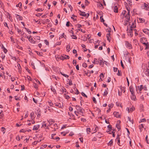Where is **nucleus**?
<instances>
[{
    "label": "nucleus",
    "instance_id": "f257e3e1",
    "mask_svg": "<svg viewBox=\"0 0 149 149\" xmlns=\"http://www.w3.org/2000/svg\"><path fill=\"white\" fill-rule=\"evenodd\" d=\"M76 109L77 111L80 113V114L82 115V114H83L84 112V109L78 105H76Z\"/></svg>",
    "mask_w": 149,
    "mask_h": 149
},
{
    "label": "nucleus",
    "instance_id": "f03ea898",
    "mask_svg": "<svg viewBox=\"0 0 149 149\" xmlns=\"http://www.w3.org/2000/svg\"><path fill=\"white\" fill-rule=\"evenodd\" d=\"M80 13L79 14L80 15L85 17H88L89 15L88 13H87L86 14L85 13V12H82L80 10L79 11Z\"/></svg>",
    "mask_w": 149,
    "mask_h": 149
},
{
    "label": "nucleus",
    "instance_id": "7ed1b4c3",
    "mask_svg": "<svg viewBox=\"0 0 149 149\" xmlns=\"http://www.w3.org/2000/svg\"><path fill=\"white\" fill-rule=\"evenodd\" d=\"M27 38L29 39V40L30 42L32 43L35 44L36 43V41L33 40L31 36H30L29 38L27 36Z\"/></svg>",
    "mask_w": 149,
    "mask_h": 149
},
{
    "label": "nucleus",
    "instance_id": "20e7f679",
    "mask_svg": "<svg viewBox=\"0 0 149 149\" xmlns=\"http://www.w3.org/2000/svg\"><path fill=\"white\" fill-rule=\"evenodd\" d=\"M69 58H70V57L68 56L65 55L64 56H61L60 57V58L61 59L63 60L64 59H68Z\"/></svg>",
    "mask_w": 149,
    "mask_h": 149
},
{
    "label": "nucleus",
    "instance_id": "39448f33",
    "mask_svg": "<svg viewBox=\"0 0 149 149\" xmlns=\"http://www.w3.org/2000/svg\"><path fill=\"white\" fill-rule=\"evenodd\" d=\"M131 98L132 100H133L134 101H136V96L135 95L134 93L133 94H131Z\"/></svg>",
    "mask_w": 149,
    "mask_h": 149
},
{
    "label": "nucleus",
    "instance_id": "423d86ee",
    "mask_svg": "<svg viewBox=\"0 0 149 149\" xmlns=\"http://www.w3.org/2000/svg\"><path fill=\"white\" fill-rule=\"evenodd\" d=\"M125 17L126 18V19L125 21H127V22H128L130 19V14L127 13L126 15L125 16Z\"/></svg>",
    "mask_w": 149,
    "mask_h": 149
},
{
    "label": "nucleus",
    "instance_id": "0eeeda50",
    "mask_svg": "<svg viewBox=\"0 0 149 149\" xmlns=\"http://www.w3.org/2000/svg\"><path fill=\"white\" fill-rule=\"evenodd\" d=\"M113 114L114 116L116 118H118L120 116V114L118 112H114L113 113Z\"/></svg>",
    "mask_w": 149,
    "mask_h": 149
},
{
    "label": "nucleus",
    "instance_id": "6e6552de",
    "mask_svg": "<svg viewBox=\"0 0 149 149\" xmlns=\"http://www.w3.org/2000/svg\"><path fill=\"white\" fill-rule=\"evenodd\" d=\"M140 41L141 42L143 43V42H145L147 41V39L146 38L143 37L141 38Z\"/></svg>",
    "mask_w": 149,
    "mask_h": 149
},
{
    "label": "nucleus",
    "instance_id": "1a4fd4ad",
    "mask_svg": "<svg viewBox=\"0 0 149 149\" xmlns=\"http://www.w3.org/2000/svg\"><path fill=\"white\" fill-rule=\"evenodd\" d=\"M126 45L128 48H129V49H131L132 48V47L131 45L128 42H126Z\"/></svg>",
    "mask_w": 149,
    "mask_h": 149
},
{
    "label": "nucleus",
    "instance_id": "9d476101",
    "mask_svg": "<svg viewBox=\"0 0 149 149\" xmlns=\"http://www.w3.org/2000/svg\"><path fill=\"white\" fill-rule=\"evenodd\" d=\"M40 125H36L34 126L33 130H37L39 128Z\"/></svg>",
    "mask_w": 149,
    "mask_h": 149
},
{
    "label": "nucleus",
    "instance_id": "9b49d317",
    "mask_svg": "<svg viewBox=\"0 0 149 149\" xmlns=\"http://www.w3.org/2000/svg\"><path fill=\"white\" fill-rule=\"evenodd\" d=\"M130 90L131 93V94L134 93V88L132 86H130Z\"/></svg>",
    "mask_w": 149,
    "mask_h": 149
},
{
    "label": "nucleus",
    "instance_id": "f8f14e48",
    "mask_svg": "<svg viewBox=\"0 0 149 149\" xmlns=\"http://www.w3.org/2000/svg\"><path fill=\"white\" fill-rule=\"evenodd\" d=\"M143 44L144 45L146 46V47L145 48V49H148L149 48V45L148 44V42L146 43L145 42H143Z\"/></svg>",
    "mask_w": 149,
    "mask_h": 149
},
{
    "label": "nucleus",
    "instance_id": "ddd939ff",
    "mask_svg": "<svg viewBox=\"0 0 149 149\" xmlns=\"http://www.w3.org/2000/svg\"><path fill=\"white\" fill-rule=\"evenodd\" d=\"M16 18L18 19H19V20H22V16H21L20 15L16 14Z\"/></svg>",
    "mask_w": 149,
    "mask_h": 149
},
{
    "label": "nucleus",
    "instance_id": "4468645a",
    "mask_svg": "<svg viewBox=\"0 0 149 149\" xmlns=\"http://www.w3.org/2000/svg\"><path fill=\"white\" fill-rule=\"evenodd\" d=\"M137 88L138 90L139 91V92L141 93V92H140L143 89V85H141L140 86H137Z\"/></svg>",
    "mask_w": 149,
    "mask_h": 149
},
{
    "label": "nucleus",
    "instance_id": "2eb2a0df",
    "mask_svg": "<svg viewBox=\"0 0 149 149\" xmlns=\"http://www.w3.org/2000/svg\"><path fill=\"white\" fill-rule=\"evenodd\" d=\"M121 92H123L124 93L125 92V87H121V86L120 87V90H119Z\"/></svg>",
    "mask_w": 149,
    "mask_h": 149
},
{
    "label": "nucleus",
    "instance_id": "dca6fc26",
    "mask_svg": "<svg viewBox=\"0 0 149 149\" xmlns=\"http://www.w3.org/2000/svg\"><path fill=\"white\" fill-rule=\"evenodd\" d=\"M113 11L116 13H117L118 12V8L117 6H114L113 9Z\"/></svg>",
    "mask_w": 149,
    "mask_h": 149
},
{
    "label": "nucleus",
    "instance_id": "f3484780",
    "mask_svg": "<svg viewBox=\"0 0 149 149\" xmlns=\"http://www.w3.org/2000/svg\"><path fill=\"white\" fill-rule=\"evenodd\" d=\"M139 21H140V22H139L140 23L144 22L145 21V20L144 19L141 18H139Z\"/></svg>",
    "mask_w": 149,
    "mask_h": 149
},
{
    "label": "nucleus",
    "instance_id": "a211bd4d",
    "mask_svg": "<svg viewBox=\"0 0 149 149\" xmlns=\"http://www.w3.org/2000/svg\"><path fill=\"white\" fill-rule=\"evenodd\" d=\"M93 63L98 64L99 63V62L97 61V59L95 58H94V61L93 62Z\"/></svg>",
    "mask_w": 149,
    "mask_h": 149
},
{
    "label": "nucleus",
    "instance_id": "6ab92c4d",
    "mask_svg": "<svg viewBox=\"0 0 149 149\" xmlns=\"http://www.w3.org/2000/svg\"><path fill=\"white\" fill-rule=\"evenodd\" d=\"M127 33H132V29L131 28H130V29H127Z\"/></svg>",
    "mask_w": 149,
    "mask_h": 149
},
{
    "label": "nucleus",
    "instance_id": "aec40b11",
    "mask_svg": "<svg viewBox=\"0 0 149 149\" xmlns=\"http://www.w3.org/2000/svg\"><path fill=\"white\" fill-rule=\"evenodd\" d=\"M70 46L69 45H67L66 47V49L67 51L69 52L70 51Z\"/></svg>",
    "mask_w": 149,
    "mask_h": 149
},
{
    "label": "nucleus",
    "instance_id": "412c9836",
    "mask_svg": "<svg viewBox=\"0 0 149 149\" xmlns=\"http://www.w3.org/2000/svg\"><path fill=\"white\" fill-rule=\"evenodd\" d=\"M30 116L31 117V119L32 120H33V118H34V113L33 112L31 113L30 114Z\"/></svg>",
    "mask_w": 149,
    "mask_h": 149
},
{
    "label": "nucleus",
    "instance_id": "4be33fe9",
    "mask_svg": "<svg viewBox=\"0 0 149 149\" xmlns=\"http://www.w3.org/2000/svg\"><path fill=\"white\" fill-rule=\"evenodd\" d=\"M53 127H54V130H56V129H57L58 128V127L57 126V125L56 123L54 125Z\"/></svg>",
    "mask_w": 149,
    "mask_h": 149
},
{
    "label": "nucleus",
    "instance_id": "5701e85b",
    "mask_svg": "<svg viewBox=\"0 0 149 149\" xmlns=\"http://www.w3.org/2000/svg\"><path fill=\"white\" fill-rule=\"evenodd\" d=\"M52 139L55 140H56L57 141H58V140H59L60 139V138L59 137H54L53 136H52Z\"/></svg>",
    "mask_w": 149,
    "mask_h": 149
},
{
    "label": "nucleus",
    "instance_id": "b1692460",
    "mask_svg": "<svg viewBox=\"0 0 149 149\" xmlns=\"http://www.w3.org/2000/svg\"><path fill=\"white\" fill-rule=\"evenodd\" d=\"M140 110L141 111H142L143 110V104H141L140 107Z\"/></svg>",
    "mask_w": 149,
    "mask_h": 149
},
{
    "label": "nucleus",
    "instance_id": "393cba45",
    "mask_svg": "<svg viewBox=\"0 0 149 149\" xmlns=\"http://www.w3.org/2000/svg\"><path fill=\"white\" fill-rule=\"evenodd\" d=\"M107 90H108V88H107V90H105V91L103 94V96H106L108 94Z\"/></svg>",
    "mask_w": 149,
    "mask_h": 149
},
{
    "label": "nucleus",
    "instance_id": "a878e982",
    "mask_svg": "<svg viewBox=\"0 0 149 149\" xmlns=\"http://www.w3.org/2000/svg\"><path fill=\"white\" fill-rule=\"evenodd\" d=\"M143 31L145 33H148V31H149V30L147 29H144L143 30Z\"/></svg>",
    "mask_w": 149,
    "mask_h": 149
},
{
    "label": "nucleus",
    "instance_id": "bb28decb",
    "mask_svg": "<svg viewBox=\"0 0 149 149\" xmlns=\"http://www.w3.org/2000/svg\"><path fill=\"white\" fill-rule=\"evenodd\" d=\"M55 106L58 107L59 108H61L62 107L60 103L55 104Z\"/></svg>",
    "mask_w": 149,
    "mask_h": 149
},
{
    "label": "nucleus",
    "instance_id": "cd10ccee",
    "mask_svg": "<svg viewBox=\"0 0 149 149\" xmlns=\"http://www.w3.org/2000/svg\"><path fill=\"white\" fill-rule=\"evenodd\" d=\"M4 116V114H3V113L2 111L0 113V119H2L3 117Z\"/></svg>",
    "mask_w": 149,
    "mask_h": 149
},
{
    "label": "nucleus",
    "instance_id": "c85d7f7f",
    "mask_svg": "<svg viewBox=\"0 0 149 149\" xmlns=\"http://www.w3.org/2000/svg\"><path fill=\"white\" fill-rule=\"evenodd\" d=\"M145 74H146V75L149 76V69H148L145 72Z\"/></svg>",
    "mask_w": 149,
    "mask_h": 149
},
{
    "label": "nucleus",
    "instance_id": "c756f323",
    "mask_svg": "<svg viewBox=\"0 0 149 149\" xmlns=\"http://www.w3.org/2000/svg\"><path fill=\"white\" fill-rule=\"evenodd\" d=\"M86 131L88 134H89L91 132V129L89 128H87L86 129Z\"/></svg>",
    "mask_w": 149,
    "mask_h": 149
},
{
    "label": "nucleus",
    "instance_id": "7c9ffc66",
    "mask_svg": "<svg viewBox=\"0 0 149 149\" xmlns=\"http://www.w3.org/2000/svg\"><path fill=\"white\" fill-rule=\"evenodd\" d=\"M128 121L129 122H131L132 123V124H133V120H131V118L130 117H128Z\"/></svg>",
    "mask_w": 149,
    "mask_h": 149
},
{
    "label": "nucleus",
    "instance_id": "2f4dec72",
    "mask_svg": "<svg viewBox=\"0 0 149 149\" xmlns=\"http://www.w3.org/2000/svg\"><path fill=\"white\" fill-rule=\"evenodd\" d=\"M85 0V5L86 6H88L89 3V2L87 0Z\"/></svg>",
    "mask_w": 149,
    "mask_h": 149
},
{
    "label": "nucleus",
    "instance_id": "473e14b6",
    "mask_svg": "<svg viewBox=\"0 0 149 149\" xmlns=\"http://www.w3.org/2000/svg\"><path fill=\"white\" fill-rule=\"evenodd\" d=\"M42 127H45V129H49V127H48L47 126L46 127V124H45L44 123V124H43L42 125Z\"/></svg>",
    "mask_w": 149,
    "mask_h": 149
},
{
    "label": "nucleus",
    "instance_id": "72a5a7b5",
    "mask_svg": "<svg viewBox=\"0 0 149 149\" xmlns=\"http://www.w3.org/2000/svg\"><path fill=\"white\" fill-rule=\"evenodd\" d=\"M127 2L128 3V4L130 5V6L132 5V1L131 0H127Z\"/></svg>",
    "mask_w": 149,
    "mask_h": 149
},
{
    "label": "nucleus",
    "instance_id": "f704fd0d",
    "mask_svg": "<svg viewBox=\"0 0 149 149\" xmlns=\"http://www.w3.org/2000/svg\"><path fill=\"white\" fill-rule=\"evenodd\" d=\"M100 21L101 22H104V20L102 16H101V17H100Z\"/></svg>",
    "mask_w": 149,
    "mask_h": 149
},
{
    "label": "nucleus",
    "instance_id": "c9c22d12",
    "mask_svg": "<svg viewBox=\"0 0 149 149\" xmlns=\"http://www.w3.org/2000/svg\"><path fill=\"white\" fill-rule=\"evenodd\" d=\"M71 36L72 37H73L72 38H73V39H77V36L75 35H73V34L72 35H71Z\"/></svg>",
    "mask_w": 149,
    "mask_h": 149
},
{
    "label": "nucleus",
    "instance_id": "e433bc0d",
    "mask_svg": "<svg viewBox=\"0 0 149 149\" xmlns=\"http://www.w3.org/2000/svg\"><path fill=\"white\" fill-rule=\"evenodd\" d=\"M113 143V141L112 140H111L109 142V144L111 146L112 145Z\"/></svg>",
    "mask_w": 149,
    "mask_h": 149
},
{
    "label": "nucleus",
    "instance_id": "4c0bfd02",
    "mask_svg": "<svg viewBox=\"0 0 149 149\" xmlns=\"http://www.w3.org/2000/svg\"><path fill=\"white\" fill-rule=\"evenodd\" d=\"M22 3L21 2H19L18 5H16V7H19V8H20V7L22 6Z\"/></svg>",
    "mask_w": 149,
    "mask_h": 149
},
{
    "label": "nucleus",
    "instance_id": "58836bf2",
    "mask_svg": "<svg viewBox=\"0 0 149 149\" xmlns=\"http://www.w3.org/2000/svg\"><path fill=\"white\" fill-rule=\"evenodd\" d=\"M136 27L135 25H134V23H133L132 24V25L130 27V28H131L132 29L133 28H134V27Z\"/></svg>",
    "mask_w": 149,
    "mask_h": 149
},
{
    "label": "nucleus",
    "instance_id": "ea45409f",
    "mask_svg": "<svg viewBox=\"0 0 149 149\" xmlns=\"http://www.w3.org/2000/svg\"><path fill=\"white\" fill-rule=\"evenodd\" d=\"M25 28V29L26 30V31H27L28 32V33H29V34H31V31H29V29H27V28Z\"/></svg>",
    "mask_w": 149,
    "mask_h": 149
},
{
    "label": "nucleus",
    "instance_id": "a19ab883",
    "mask_svg": "<svg viewBox=\"0 0 149 149\" xmlns=\"http://www.w3.org/2000/svg\"><path fill=\"white\" fill-rule=\"evenodd\" d=\"M61 90L62 91V93H63L64 92H66V90L64 87H63V88H61Z\"/></svg>",
    "mask_w": 149,
    "mask_h": 149
},
{
    "label": "nucleus",
    "instance_id": "79ce46f5",
    "mask_svg": "<svg viewBox=\"0 0 149 149\" xmlns=\"http://www.w3.org/2000/svg\"><path fill=\"white\" fill-rule=\"evenodd\" d=\"M81 94L83 96H84L86 97H87V96L84 93L82 92L81 93Z\"/></svg>",
    "mask_w": 149,
    "mask_h": 149
},
{
    "label": "nucleus",
    "instance_id": "37998d69",
    "mask_svg": "<svg viewBox=\"0 0 149 149\" xmlns=\"http://www.w3.org/2000/svg\"><path fill=\"white\" fill-rule=\"evenodd\" d=\"M93 102L95 103L96 104L97 103V102L95 98L94 97H93Z\"/></svg>",
    "mask_w": 149,
    "mask_h": 149
},
{
    "label": "nucleus",
    "instance_id": "c03bdc74",
    "mask_svg": "<svg viewBox=\"0 0 149 149\" xmlns=\"http://www.w3.org/2000/svg\"><path fill=\"white\" fill-rule=\"evenodd\" d=\"M77 62L76 60H73V63L74 65H75L76 64Z\"/></svg>",
    "mask_w": 149,
    "mask_h": 149
},
{
    "label": "nucleus",
    "instance_id": "a18cd8bd",
    "mask_svg": "<svg viewBox=\"0 0 149 149\" xmlns=\"http://www.w3.org/2000/svg\"><path fill=\"white\" fill-rule=\"evenodd\" d=\"M111 31V29L110 28H108L106 29V31L108 32H110Z\"/></svg>",
    "mask_w": 149,
    "mask_h": 149
},
{
    "label": "nucleus",
    "instance_id": "49530a36",
    "mask_svg": "<svg viewBox=\"0 0 149 149\" xmlns=\"http://www.w3.org/2000/svg\"><path fill=\"white\" fill-rule=\"evenodd\" d=\"M108 107L109 108H112L113 106V104H110L108 105Z\"/></svg>",
    "mask_w": 149,
    "mask_h": 149
},
{
    "label": "nucleus",
    "instance_id": "de8ad7c7",
    "mask_svg": "<svg viewBox=\"0 0 149 149\" xmlns=\"http://www.w3.org/2000/svg\"><path fill=\"white\" fill-rule=\"evenodd\" d=\"M72 84V81L71 79H70L69 82V85L70 86Z\"/></svg>",
    "mask_w": 149,
    "mask_h": 149
},
{
    "label": "nucleus",
    "instance_id": "09e8293b",
    "mask_svg": "<svg viewBox=\"0 0 149 149\" xmlns=\"http://www.w3.org/2000/svg\"><path fill=\"white\" fill-rule=\"evenodd\" d=\"M100 79H101V78H104V75L103 73H101L100 75Z\"/></svg>",
    "mask_w": 149,
    "mask_h": 149
},
{
    "label": "nucleus",
    "instance_id": "8fccbe9b",
    "mask_svg": "<svg viewBox=\"0 0 149 149\" xmlns=\"http://www.w3.org/2000/svg\"><path fill=\"white\" fill-rule=\"evenodd\" d=\"M146 121V120L145 118H143L141 120L140 122H145Z\"/></svg>",
    "mask_w": 149,
    "mask_h": 149
},
{
    "label": "nucleus",
    "instance_id": "3c124183",
    "mask_svg": "<svg viewBox=\"0 0 149 149\" xmlns=\"http://www.w3.org/2000/svg\"><path fill=\"white\" fill-rule=\"evenodd\" d=\"M116 126L117 128L118 129V130H119L120 129V126L118 124H117L116 125Z\"/></svg>",
    "mask_w": 149,
    "mask_h": 149
},
{
    "label": "nucleus",
    "instance_id": "603ef678",
    "mask_svg": "<svg viewBox=\"0 0 149 149\" xmlns=\"http://www.w3.org/2000/svg\"><path fill=\"white\" fill-rule=\"evenodd\" d=\"M118 95L120 96L122 95V92L120 91L119 90H118Z\"/></svg>",
    "mask_w": 149,
    "mask_h": 149
},
{
    "label": "nucleus",
    "instance_id": "864d4df0",
    "mask_svg": "<svg viewBox=\"0 0 149 149\" xmlns=\"http://www.w3.org/2000/svg\"><path fill=\"white\" fill-rule=\"evenodd\" d=\"M113 71L115 72H116L117 71L118 69L117 68L113 67Z\"/></svg>",
    "mask_w": 149,
    "mask_h": 149
},
{
    "label": "nucleus",
    "instance_id": "5fc2aeb1",
    "mask_svg": "<svg viewBox=\"0 0 149 149\" xmlns=\"http://www.w3.org/2000/svg\"><path fill=\"white\" fill-rule=\"evenodd\" d=\"M49 105L50 106H53V103H52V102L51 101L49 102Z\"/></svg>",
    "mask_w": 149,
    "mask_h": 149
},
{
    "label": "nucleus",
    "instance_id": "6e6d98bb",
    "mask_svg": "<svg viewBox=\"0 0 149 149\" xmlns=\"http://www.w3.org/2000/svg\"><path fill=\"white\" fill-rule=\"evenodd\" d=\"M3 51L5 53H6L7 52V49H6L5 48H3Z\"/></svg>",
    "mask_w": 149,
    "mask_h": 149
},
{
    "label": "nucleus",
    "instance_id": "4d7b16f0",
    "mask_svg": "<svg viewBox=\"0 0 149 149\" xmlns=\"http://www.w3.org/2000/svg\"><path fill=\"white\" fill-rule=\"evenodd\" d=\"M34 87L35 88H37L38 87V86L35 83L34 84Z\"/></svg>",
    "mask_w": 149,
    "mask_h": 149
},
{
    "label": "nucleus",
    "instance_id": "13d9d810",
    "mask_svg": "<svg viewBox=\"0 0 149 149\" xmlns=\"http://www.w3.org/2000/svg\"><path fill=\"white\" fill-rule=\"evenodd\" d=\"M45 44L47 45H49V42H48V41H47V40H45Z\"/></svg>",
    "mask_w": 149,
    "mask_h": 149
},
{
    "label": "nucleus",
    "instance_id": "bf43d9fd",
    "mask_svg": "<svg viewBox=\"0 0 149 149\" xmlns=\"http://www.w3.org/2000/svg\"><path fill=\"white\" fill-rule=\"evenodd\" d=\"M68 7H69V8H70V9L71 11H72V6H71V5H68Z\"/></svg>",
    "mask_w": 149,
    "mask_h": 149
},
{
    "label": "nucleus",
    "instance_id": "052dcab7",
    "mask_svg": "<svg viewBox=\"0 0 149 149\" xmlns=\"http://www.w3.org/2000/svg\"><path fill=\"white\" fill-rule=\"evenodd\" d=\"M64 33H63L61 35V36H60V37H59V39H60L61 38H62L63 37H64L65 38L64 36Z\"/></svg>",
    "mask_w": 149,
    "mask_h": 149
},
{
    "label": "nucleus",
    "instance_id": "680f3d73",
    "mask_svg": "<svg viewBox=\"0 0 149 149\" xmlns=\"http://www.w3.org/2000/svg\"><path fill=\"white\" fill-rule=\"evenodd\" d=\"M11 80L12 81H14L15 80V77H12L11 78Z\"/></svg>",
    "mask_w": 149,
    "mask_h": 149
},
{
    "label": "nucleus",
    "instance_id": "e2e57ef3",
    "mask_svg": "<svg viewBox=\"0 0 149 149\" xmlns=\"http://www.w3.org/2000/svg\"><path fill=\"white\" fill-rule=\"evenodd\" d=\"M61 42H57L56 44V45H61Z\"/></svg>",
    "mask_w": 149,
    "mask_h": 149
},
{
    "label": "nucleus",
    "instance_id": "0e129e2a",
    "mask_svg": "<svg viewBox=\"0 0 149 149\" xmlns=\"http://www.w3.org/2000/svg\"><path fill=\"white\" fill-rule=\"evenodd\" d=\"M83 66L84 67H87V65L86 63H84L83 64Z\"/></svg>",
    "mask_w": 149,
    "mask_h": 149
},
{
    "label": "nucleus",
    "instance_id": "69168bd1",
    "mask_svg": "<svg viewBox=\"0 0 149 149\" xmlns=\"http://www.w3.org/2000/svg\"><path fill=\"white\" fill-rule=\"evenodd\" d=\"M79 139L80 140V141H81V142L82 143H83V138L82 137H81V138H79Z\"/></svg>",
    "mask_w": 149,
    "mask_h": 149
},
{
    "label": "nucleus",
    "instance_id": "338daca9",
    "mask_svg": "<svg viewBox=\"0 0 149 149\" xmlns=\"http://www.w3.org/2000/svg\"><path fill=\"white\" fill-rule=\"evenodd\" d=\"M16 139L17 140H18L19 141L20 140V137L19 136H17L16 137Z\"/></svg>",
    "mask_w": 149,
    "mask_h": 149
},
{
    "label": "nucleus",
    "instance_id": "774afa93",
    "mask_svg": "<svg viewBox=\"0 0 149 149\" xmlns=\"http://www.w3.org/2000/svg\"><path fill=\"white\" fill-rule=\"evenodd\" d=\"M134 110V107H132L130 109V111H132L133 110Z\"/></svg>",
    "mask_w": 149,
    "mask_h": 149
}]
</instances>
